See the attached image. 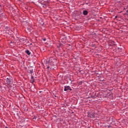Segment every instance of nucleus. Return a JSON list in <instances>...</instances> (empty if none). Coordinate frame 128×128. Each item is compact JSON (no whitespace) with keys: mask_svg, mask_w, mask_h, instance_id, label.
I'll list each match as a JSON object with an SVG mask.
<instances>
[{"mask_svg":"<svg viewBox=\"0 0 128 128\" xmlns=\"http://www.w3.org/2000/svg\"><path fill=\"white\" fill-rule=\"evenodd\" d=\"M39 92H40V94H41V92H42V91H40Z\"/></svg>","mask_w":128,"mask_h":128,"instance_id":"obj_22","label":"nucleus"},{"mask_svg":"<svg viewBox=\"0 0 128 128\" xmlns=\"http://www.w3.org/2000/svg\"><path fill=\"white\" fill-rule=\"evenodd\" d=\"M91 98H96V96H92Z\"/></svg>","mask_w":128,"mask_h":128,"instance_id":"obj_17","label":"nucleus"},{"mask_svg":"<svg viewBox=\"0 0 128 128\" xmlns=\"http://www.w3.org/2000/svg\"><path fill=\"white\" fill-rule=\"evenodd\" d=\"M30 82H31V84H34V76H31Z\"/></svg>","mask_w":128,"mask_h":128,"instance_id":"obj_8","label":"nucleus"},{"mask_svg":"<svg viewBox=\"0 0 128 128\" xmlns=\"http://www.w3.org/2000/svg\"><path fill=\"white\" fill-rule=\"evenodd\" d=\"M29 72H30V74H32V72H34V70L31 69V70H29Z\"/></svg>","mask_w":128,"mask_h":128,"instance_id":"obj_15","label":"nucleus"},{"mask_svg":"<svg viewBox=\"0 0 128 128\" xmlns=\"http://www.w3.org/2000/svg\"><path fill=\"white\" fill-rule=\"evenodd\" d=\"M112 44H109V46H116V44H114V42L112 41L111 42Z\"/></svg>","mask_w":128,"mask_h":128,"instance_id":"obj_10","label":"nucleus"},{"mask_svg":"<svg viewBox=\"0 0 128 128\" xmlns=\"http://www.w3.org/2000/svg\"><path fill=\"white\" fill-rule=\"evenodd\" d=\"M46 64L48 70L52 71L58 68L56 65V59L54 57L50 58L48 61L46 60Z\"/></svg>","mask_w":128,"mask_h":128,"instance_id":"obj_1","label":"nucleus"},{"mask_svg":"<svg viewBox=\"0 0 128 128\" xmlns=\"http://www.w3.org/2000/svg\"><path fill=\"white\" fill-rule=\"evenodd\" d=\"M124 10H126V12H128V6H127L126 8H124Z\"/></svg>","mask_w":128,"mask_h":128,"instance_id":"obj_16","label":"nucleus"},{"mask_svg":"<svg viewBox=\"0 0 128 128\" xmlns=\"http://www.w3.org/2000/svg\"><path fill=\"white\" fill-rule=\"evenodd\" d=\"M107 122H112V116H108L107 118Z\"/></svg>","mask_w":128,"mask_h":128,"instance_id":"obj_11","label":"nucleus"},{"mask_svg":"<svg viewBox=\"0 0 128 128\" xmlns=\"http://www.w3.org/2000/svg\"><path fill=\"white\" fill-rule=\"evenodd\" d=\"M80 84H82V81H80V82H79Z\"/></svg>","mask_w":128,"mask_h":128,"instance_id":"obj_21","label":"nucleus"},{"mask_svg":"<svg viewBox=\"0 0 128 128\" xmlns=\"http://www.w3.org/2000/svg\"><path fill=\"white\" fill-rule=\"evenodd\" d=\"M42 40L44 42H46V38H43Z\"/></svg>","mask_w":128,"mask_h":128,"instance_id":"obj_19","label":"nucleus"},{"mask_svg":"<svg viewBox=\"0 0 128 128\" xmlns=\"http://www.w3.org/2000/svg\"><path fill=\"white\" fill-rule=\"evenodd\" d=\"M25 52H26V54H28V56H30V50H26L25 51Z\"/></svg>","mask_w":128,"mask_h":128,"instance_id":"obj_9","label":"nucleus"},{"mask_svg":"<svg viewBox=\"0 0 128 128\" xmlns=\"http://www.w3.org/2000/svg\"><path fill=\"white\" fill-rule=\"evenodd\" d=\"M82 14L84 16H88V12L86 10H84L82 12Z\"/></svg>","mask_w":128,"mask_h":128,"instance_id":"obj_7","label":"nucleus"},{"mask_svg":"<svg viewBox=\"0 0 128 128\" xmlns=\"http://www.w3.org/2000/svg\"><path fill=\"white\" fill-rule=\"evenodd\" d=\"M6 14H3L0 15V20H6Z\"/></svg>","mask_w":128,"mask_h":128,"instance_id":"obj_5","label":"nucleus"},{"mask_svg":"<svg viewBox=\"0 0 128 128\" xmlns=\"http://www.w3.org/2000/svg\"><path fill=\"white\" fill-rule=\"evenodd\" d=\"M66 39H61V42H62L64 44L66 42Z\"/></svg>","mask_w":128,"mask_h":128,"instance_id":"obj_13","label":"nucleus"},{"mask_svg":"<svg viewBox=\"0 0 128 128\" xmlns=\"http://www.w3.org/2000/svg\"><path fill=\"white\" fill-rule=\"evenodd\" d=\"M108 98L112 99L114 97L112 96V94H110L108 96Z\"/></svg>","mask_w":128,"mask_h":128,"instance_id":"obj_12","label":"nucleus"},{"mask_svg":"<svg viewBox=\"0 0 128 128\" xmlns=\"http://www.w3.org/2000/svg\"><path fill=\"white\" fill-rule=\"evenodd\" d=\"M6 82V84L8 86V88L12 87V77H8L5 79Z\"/></svg>","mask_w":128,"mask_h":128,"instance_id":"obj_3","label":"nucleus"},{"mask_svg":"<svg viewBox=\"0 0 128 128\" xmlns=\"http://www.w3.org/2000/svg\"><path fill=\"white\" fill-rule=\"evenodd\" d=\"M112 124H116V119L114 118V117L112 116L111 118V121Z\"/></svg>","mask_w":128,"mask_h":128,"instance_id":"obj_6","label":"nucleus"},{"mask_svg":"<svg viewBox=\"0 0 128 128\" xmlns=\"http://www.w3.org/2000/svg\"><path fill=\"white\" fill-rule=\"evenodd\" d=\"M70 80H72L70 79Z\"/></svg>","mask_w":128,"mask_h":128,"instance_id":"obj_23","label":"nucleus"},{"mask_svg":"<svg viewBox=\"0 0 128 128\" xmlns=\"http://www.w3.org/2000/svg\"><path fill=\"white\" fill-rule=\"evenodd\" d=\"M87 114V116L90 118H96V113L92 110H90Z\"/></svg>","mask_w":128,"mask_h":128,"instance_id":"obj_2","label":"nucleus"},{"mask_svg":"<svg viewBox=\"0 0 128 128\" xmlns=\"http://www.w3.org/2000/svg\"><path fill=\"white\" fill-rule=\"evenodd\" d=\"M4 13L2 12V11L0 10V16H1L2 14H3Z\"/></svg>","mask_w":128,"mask_h":128,"instance_id":"obj_18","label":"nucleus"},{"mask_svg":"<svg viewBox=\"0 0 128 128\" xmlns=\"http://www.w3.org/2000/svg\"><path fill=\"white\" fill-rule=\"evenodd\" d=\"M67 90H70V92H72V89L70 88V86H64V92H67Z\"/></svg>","mask_w":128,"mask_h":128,"instance_id":"obj_4","label":"nucleus"},{"mask_svg":"<svg viewBox=\"0 0 128 128\" xmlns=\"http://www.w3.org/2000/svg\"><path fill=\"white\" fill-rule=\"evenodd\" d=\"M4 128H10V127H8V126H4Z\"/></svg>","mask_w":128,"mask_h":128,"instance_id":"obj_20","label":"nucleus"},{"mask_svg":"<svg viewBox=\"0 0 128 128\" xmlns=\"http://www.w3.org/2000/svg\"><path fill=\"white\" fill-rule=\"evenodd\" d=\"M20 42H24V39L20 38Z\"/></svg>","mask_w":128,"mask_h":128,"instance_id":"obj_14","label":"nucleus"}]
</instances>
